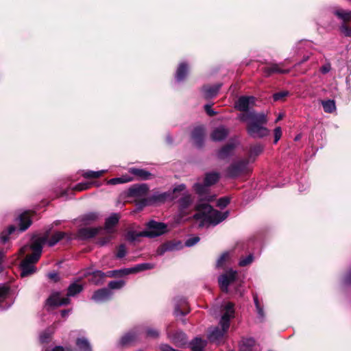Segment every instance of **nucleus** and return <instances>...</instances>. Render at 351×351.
I'll use <instances>...</instances> for the list:
<instances>
[{
    "label": "nucleus",
    "mask_w": 351,
    "mask_h": 351,
    "mask_svg": "<svg viewBox=\"0 0 351 351\" xmlns=\"http://www.w3.org/2000/svg\"><path fill=\"white\" fill-rule=\"evenodd\" d=\"M46 242V237H39L36 239L31 245H24L20 249L19 253L21 255L24 254L29 250L32 251V254L27 255L21 263V276L22 277L27 276L36 272V269L34 264L39 260L42 253L43 245Z\"/></svg>",
    "instance_id": "1"
},
{
    "label": "nucleus",
    "mask_w": 351,
    "mask_h": 351,
    "mask_svg": "<svg viewBox=\"0 0 351 351\" xmlns=\"http://www.w3.org/2000/svg\"><path fill=\"white\" fill-rule=\"evenodd\" d=\"M238 119L243 122H247V132L253 138H263L269 134V130L264 126L267 123V115L263 113H256L251 111L241 113Z\"/></svg>",
    "instance_id": "2"
},
{
    "label": "nucleus",
    "mask_w": 351,
    "mask_h": 351,
    "mask_svg": "<svg viewBox=\"0 0 351 351\" xmlns=\"http://www.w3.org/2000/svg\"><path fill=\"white\" fill-rule=\"evenodd\" d=\"M223 311L224 313L219 322L221 328L216 327L209 332L208 338L210 342L219 343L227 332L230 327V321L234 316V304L230 302H227L224 306Z\"/></svg>",
    "instance_id": "3"
},
{
    "label": "nucleus",
    "mask_w": 351,
    "mask_h": 351,
    "mask_svg": "<svg viewBox=\"0 0 351 351\" xmlns=\"http://www.w3.org/2000/svg\"><path fill=\"white\" fill-rule=\"evenodd\" d=\"M196 210H197V213L193 215L194 219H203L213 225H217L221 222L227 218L228 215V212L222 213L219 210L213 209L212 206L207 203L198 204L196 207Z\"/></svg>",
    "instance_id": "4"
},
{
    "label": "nucleus",
    "mask_w": 351,
    "mask_h": 351,
    "mask_svg": "<svg viewBox=\"0 0 351 351\" xmlns=\"http://www.w3.org/2000/svg\"><path fill=\"white\" fill-rule=\"evenodd\" d=\"M167 230V225L164 223L150 221L147 223L145 230L138 232L136 231H129L127 233L126 238L130 241H134L141 237L154 238L163 234Z\"/></svg>",
    "instance_id": "5"
},
{
    "label": "nucleus",
    "mask_w": 351,
    "mask_h": 351,
    "mask_svg": "<svg viewBox=\"0 0 351 351\" xmlns=\"http://www.w3.org/2000/svg\"><path fill=\"white\" fill-rule=\"evenodd\" d=\"M83 290L82 285L78 281L71 283L67 290V298H62L59 292L54 293L47 300L46 305L49 306H59L70 302L69 297L75 296Z\"/></svg>",
    "instance_id": "6"
},
{
    "label": "nucleus",
    "mask_w": 351,
    "mask_h": 351,
    "mask_svg": "<svg viewBox=\"0 0 351 351\" xmlns=\"http://www.w3.org/2000/svg\"><path fill=\"white\" fill-rule=\"evenodd\" d=\"M255 160L254 156L250 155L247 159H242L233 161L226 170V176L230 178H234L243 173L250 171V162Z\"/></svg>",
    "instance_id": "7"
},
{
    "label": "nucleus",
    "mask_w": 351,
    "mask_h": 351,
    "mask_svg": "<svg viewBox=\"0 0 351 351\" xmlns=\"http://www.w3.org/2000/svg\"><path fill=\"white\" fill-rule=\"evenodd\" d=\"M220 178V175L217 172H209L205 174L204 184L195 183L193 185V189L199 195L207 193L208 187L217 183Z\"/></svg>",
    "instance_id": "8"
},
{
    "label": "nucleus",
    "mask_w": 351,
    "mask_h": 351,
    "mask_svg": "<svg viewBox=\"0 0 351 351\" xmlns=\"http://www.w3.org/2000/svg\"><path fill=\"white\" fill-rule=\"evenodd\" d=\"M193 202L192 197L190 194H184L178 202L179 204V214L177 216L176 221L181 222L182 219L190 213V207Z\"/></svg>",
    "instance_id": "9"
},
{
    "label": "nucleus",
    "mask_w": 351,
    "mask_h": 351,
    "mask_svg": "<svg viewBox=\"0 0 351 351\" xmlns=\"http://www.w3.org/2000/svg\"><path fill=\"white\" fill-rule=\"evenodd\" d=\"M237 271L230 269L219 277L218 281L221 290L226 293L228 291V286L237 279Z\"/></svg>",
    "instance_id": "10"
},
{
    "label": "nucleus",
    "mask_w": 351,
    "mask_h": 351,
    "mask_svg": "<svg viewBox=\"0 0 351 351\" xmlns=\"http://www.w3.org/2000/svg\"><path fill=\"white\" fill-rule=\"evenodd\" d=\"M255 103V97L253 96H241L235 102L234 107L239 111L249 112V109Z\"/></svg>",
    "instance_id": "11"
},
{
    "label": "nucleus",
    "mask_w": 351,
    "mask_h": 351,
    "mask_svg": "<svg viewBox=\"0 0 351 351\" xmlns=\"http://www.w3.org/2000/svg\"><path fill=\"white\" fill-rule=\"evenodd\" d=\"M206 131L204 126L195 127L191 133L193 144L197 147H201L204 142Z\"/></svg>",
    "instance_id": "12"
},
{
    "label": "nucleus",
    "mask_w": 351,
    "mask_h": 351,
    "mask_svg": "<svg viewBox=\"0 0 351 351\" xmlns=\"http://www.w3.org/2000/svg\"><path fill=\"white\" fill-rule=\"evenodd\" d=\"M169 197L167 193H155L148 199H143L137 204L138 208L141 209L143 207L148 205L153 204L156 202H162Z\"/></svg>",
    "instance_id": "13"
},
{
    "label": "nucleus",
    "mask_w": 351,
    "mask_h": 351,
    "mask_svg": "<svg viewBox=\"0 0 351 351\" xmlns=\"http://www.w3.org/2000/svg\"><path fill=\"white\" fill-rule=\"evenodd\" d=\"M149 188L146 184L134 185L128 190V196L142 198L147 195Z\"/></svg>",
    "instance_id": "14"
},
{
    "label": "nucleus",
    "mask_w": 351,
    "mask_h": 351,
    "mask_svg": "<svg viewBox=\"0 0 351 351\" xmlns=\"http://www.w3.org/2000/svg\"><path fill=\"white\" fill-rule=\"evenodd\" d=\"M282 64H270L263 67V74L268 77L274 73H287L290 69H284L282 68Z\"/></svg>",
    "instance_id": "15"
},
{
    "label": "nucleus",
    "mask_w": 351,
    "mask_h": 351,
    "mask_svg": "<svg viewBox=\"0 0 351 351\" xmlns=\"http://www.w3.org/2000/svg\"><path fill=\"white\" fill-rule=\"evenodd\" d=\"M128 172L132 175L131 176L134 178V180L135 179L147 180L153 178L150 172L143 169L132 167L129 169Z\"/></svg>",
    "instance_id": "16"
},
{
    "label": "nucleus",
    "mask_w": 351,
    "mask_h": 351,
    "mask_svg": "<svg viewBox=\"0 0 351 351\" xmlns=\"http://www.w3.org/2000/svg\"><path fill=\"white\" fill-rule=\"evenodd\" d=\"M228 128L224 125H219L213 130L210 138L214 141H221L228 136Z\"/></svg>",
    "instance_id": "17"
},
{
    "label": "nucleus",
    "mask_w": 351,
    "mask_h": 351,
    "mask_svg": "<svg viewBox=\"0 0 351 351\" xmlns=\"http://www.w3.org/2000/svg\"><path fill=\"white\" fill-rule=\"evenodd\" d=\"M167 335L169 339L176 346H183L186 343V335L182 331H177L174 334H171L167 328Z\"/></svg>",
    "instance_id": "18"
},
{
    "label": "nucleus",
    "mask_w": 351,
    "mask_h": 351,
    "mask_svg": "<svg viewBox=\"0 0 351 351\" xmlns=\"http://www.w3.org/2000/svg\"><path fill=\"white\" fill-rule=\"evenodd\" d=\"M112 292L107 288H104L96 291L92 296V300L95 302H100L108 300Z\"/></svg>",
    "instance_id": "19"
},
{
    "label": "nucleus",
    "mask_w": 351,
    "mask_h": 351,
    "mask_svg": "<svg viewBox=\"0 0 351 351\" xmlns=\"http://www.w3.org/2000/svg\"><path fill=\"white\" fill-rule=\"evenodd\" d=\"M18 220L19 221V231L23 232L27 230L30 225L32 224V220L30 219V213L29 212H24L21 213L19 217Z\"/></svg>",
    "instance_id": "20"
},
{
    "label": "nucleus",
    "mask_w": 351,
    "mask_h": 351,
    "mask_svg": "<svg viewBox=\"0 0 351 351\" xmlns=\"http://www.w3.org/2000/svg\"><path fill=\"white\" fill-rule=\"evenodd\" d=\"M75 346L77 351H93L90 341L85 337H77Z\"/></svg>",
    "instance_id": "21"
},
{
    "label": "nucleus",
    "mask_w": 351,
    "mask_h": 351,
    "mask_svg": "<svg viewBox=\"0 0 351 351\" xmlns=\"http://www.w3.org/2000/svg\"><path fill=\"white\" fill-rule=\"evenodd\" d=\"M256 342L253 338H245L243 339L239 344L240 351H255L256 350Z\"/></svg>",
    "instance_id": "22"
},
{
    "label": "nucleus",
    "mask_w": 351,
    "mask_h": 351,
    "mask_svg": "<svg viewBox=\"0 0 351 351\" xmlns=\"http://www.w3.org/2000/svg\"><path fill=\"white\" fill-rule=\"evenodd\" d=\"M221 86V84H217L214 86H205L202 88L204 96L206 99L213 98L216 96Z\"/></svg>",
    "instance_id": "23"
},
{
    "label": "nucleus",
    "mask_w": 351,
    "mask_h": 351,
    "mask_svg": "<svg viewBox=\"0 0 351 351\" xmlns=\"http://www.w3.org/2000/svg\"><path fill=\"white\" fill-rule=\"evenodd\" d=\"M119 220V215L117 213L112 214L108 217L105 222V229L108 232H112V228L117 224Z\"/></svg>",
    "instance_id": "24"
},
{
    "label": "nucleus",
    "mask_w": 351,
    "mask_h": 351,
    "mask_svg": "<svg viewBox=\"0 0 351 351\" xmlns=\"http://www.w3.org/2000/svg\"><path fill=\"white\" fill-rule=\"evenodd\" d=\"M188 65L185 62L180 63L176 71V80L178 82L184 80L188 73Z\"/></svg>",
    "instance_id": "25"
},
{
    "label": "nucleus",
    "mask_w": 351,
    "mask_h": 351,
    "mask_svg": "<svg viewBox=\"0 0 351 351\" xmlns=\"http://www.w3.org/2000/svg\"><path fill=\"white\" fill-rule=\"evenodd\" d=\"M101 228H82L80 232V236L83 239H90L95 237L97 234L99 230Z\"/></svg>",
    "instance_id": "26"
},
{
    "label": "nucleus",
    "mask_w": 351,
    "mask_h": 351,
    "mask_svg": "<svg viewBox=\"0 0 351 351\" xmlns=\"http://www.w3.org/2000/svg\"><path fill=\"white\" fill-rule=\"evenodd\" d=\"M239 143L237 139L232 140L226 144L220 151L219 154H231L239 147Z\"/></svg>",
    "instance_id": "27"
},
{
    "label": "nucleus",
    "mask_w": 351,
    "mask_h": 351,
    "mask_svg": "<svg viewBox=\"0 0 351 351\" xmlns=\"http://www.w3.org/2000/svg\"><path fill=\"white\" fill-rule=\"evenodd\" d=\"M134 180V178L132 177L130 175H123L120 178H114L109 180L108 181V184H123V183H127L130 182Z\"/></svg>",
    "instance_id": "28"
},
{
    "label": "nucleus",
    "mask_w": 351,
    "mask_h": 351,
    "mask_svg": "<svg viewBox=\"0 0 351 351\" xmlns=\"http://www.w3.org/2000/svg\"><path fill=\"white\" fill-rule=\"evenodd\" d=\"M106 171L107 170H101L97 171L86 170L82 171V176L86 179L98 178L101 177Z\"/></svg>",
    "instance_id": "29"
},
{
    "label": "nucleus",
    "mask_w": 351,
    "mask_h": 351,
    "mask_svg": "<svg viewBox=\"0 0 351 351\" xmlns=\"http://www.w3.org/2000/svg\"><path fill=\"white\" fill-rule=\"evenodd\" d=\"M206 346V341L201 338L196 337L191 342L192 351H203Z\"/></svg>",
    "instance_id": "30"
},
{
    "label": "nucleus",
    "mask_w": 351,
    "mask_h": 351,
    "mask_svg": "<svg viewBox=\"0 0 351 351\" xmlns=\"http://www.w3.org/2000/svg\"><path fill=\"white\" fill-rule=\"evenodd\" d=\"M335 14L340 19H341L344 23L351 20V11L339 9L335 11Z\"/></svg>",
    "instance_id": "31"
},
{
    "label": "nucleus",
    "mask_w": 351,
    "mask_h": 351,
    "mask_svg": "<svg viewBox=\"0 0 351 351\" xmlns=\"http://www.w3.org/2000/svg\"><path fill=\"white\" fill-rule=\"evenodd\" d=\"M324 110L326 113H332L336 110V105L334 100L328 99L322 101Z\"/></svg>",
    "instance_id": "32"
},
{
    "label": "nucleus",
    "mask_w": 351,
    "mask_h": 351,
    "mask_svg": "<svg viewBox=\"0 0 351 351\" xmlns=\"http://www.w3.org/2000/svg\"><path fill=\"white\" fill-rule=\"evenodd\" d=\"M106 274V276L108 277H116V276H123L130 274V268H125L121 269H117L108 271Z\"/></svg>",
    "instance_id": "33"
},
{
    "label": "nucleus",
    "mask_w": 351,
    "mask_h": 351,
    "mask_svg": "<svg viewBox=\"0 0 351 351\" xmlns=\"http://www.w3.org/2000/svg\"><path fill=\"white\" fill-rule=\"evenodd\" d=\"M105 276V273L102 272L101 271L97 270L93 273L90 280L95 285H99L102 283V280Z\"/></svg>",
    "instance_id": "34"
},
{
    "label": "nucleus",
    "mask_w": 351,
    "mask_h": 351,
    "mask_svg": "<svg viewBox=\"0 0 351 351\" xmlns=\"http://www.w3.org/2000/svg\"><path fill=\"white\" fill-rule=\"evenodd\" d=\"M154 267V265L151 263H142L137 265L134 267L130 268V274L137 273L138 271L150 269Z\"/></svg>",
    "instance_id": "35"
},
{
    "label": "nucleus",
    "mask_w": 351,
    "mask_h": 351,
    "mask_svg": "<svg viewBox=\"0 0 351 351\" xmlns=\"http://www.w3.org/2000/svg\"><path fill=\"white\" fill-rule=\"evenodd\" d=\"M65 235V233L63 232H55L51 238L47 241V243L49 246H53L56 243H58Z\"/></svg>",
    "instance_id": "36"
},
{
    "label": "nucleus",
    "mask_w": 351,
    "mask_h": 351,
    "mask_svg": "<svg viewBox=\"0 0 351 351\" xmlns=\"http://www.w3.org/2000/svg\"><path fill=\"white\" fill-rule=\"evenodd\" d=\"M136 335L134 333L128 332L123 336L120 340V344L121 346L129 345L134 341Z\"/></svg>",
    "instance_id": "37"
},
{
    "label": "nucleus",
    "mask_w": 351,
    "mask_h": 351,
    "mask_svg": "<svg viewBox=\"0 0 351 351\" xmlns=\"http://www.w3.org/2000/svg\"><path fill=\"white\" fill-rule=\"evenodd\" d=\"M99 218V214L97 213H88L82 217V221L85 223L96 221Z\"/></svg>",
    "instance_id": "38"
},
{
    "label": "nucleus",
    "mask_w": 351,
    "mask_h": 351,
    "mask_svg": "<svg viewBox=\"0 0 351 351\" xmlns=\"http://www.w3.org/2000/svg\"><path fill=\"white\" fill-rule=\"evenodd\" d=\"M94 184L95 182H80L76 184L74 186L73 189L78 191H85L90 189Z\"/></svg>",
    "instance_id": "39"
},
{
    "label": "nucleus",
    "mask_w": 351,
    "mask_h": 351,
    "mask_svg": "<svg viewBox=\"0 0 351 351\" xmlns=\"http://www.w3.org/2000/svg\"><path fill=\"white\" fill-rule=\"evenodd\" d=\"M15 230H16V228L14 226H10L8 228V232H1L0 234V241L3 243H5L8 239V235L13 233Z\"/></svg>",
    "instance_id": "40"
},
{
    "label": "nucleus",
    "mask_w": 351,
    "mask_h": 351,
    "mask_svg": "<svg viewBox=\"0 0 351 351\" xmlns=\"http://www.w3.org/2000/svg\"><path fill=\"white\" fill-rule=\"evenodd\" d=\"M125 285L123 280H114L110 281L108 284V287L111 289H119L122 288Z\"/></svg>",
    "instance_id": "41"
},
{
    "label": "nucleus",
    "mask_w": 351,
    "mask_h": 351,
    "mask_svg": "<svg viewBox=\"0 0 351 351\" xmlns=\"http://www.w3.org/2000/svg\"><path fill=\"white\" fill-rule=\"evenodd\" d=\"M254 304H255V306L256 308L258 315H259V317L261 318H263L264 317V311H263V307H261L259 304L258 296L256 295H254Z\"/></svg>",
    "instance_id": "42"
},
{
    "label": "nucleus",
    "mask_w": 351,
    "mask_h": 351,
    "mask_svg": "<svg viewBox=\"0 0 351 351\" xmlns=\"http://www.w3.org/2000/svg\"><path fill=\"white\" fill-rule=\"evenodd\" d=\"M9 288L5 285L0 286V302L3 301L9 294Z\"/></svg>",
    "instance_id": "43"
},
{
    "label": "nucleus",
    "mask_w": 351,
    "mask_h": 351,
    "mask_svg": "<svg viewBox=\"0 0 351 351\" xmlns=\"http://www.w3.org/2000/svg\"><path fill=\"white\" fill-rule=\"evenodd\" d=\"M340 32L346 37H351V28L346 23H343L339 27Z\"/></svg>",
    "instance_id": "44"
},
{
    "label": "nucleus",
    "mask_w": 351,
    "mask_h": 351,
    "mask_svg": "<svg viewBox=\"0 0 351 351\" xmlns=\"http://www.w3.org/2000/svg\"><path fill=\"white\" fill-rule=\"evenodd\" d=\"M253 261V256L252 254H250L247 256L241 258L239 261V265L241 267H245L249 264H250Z\"/></svg>",
    "instance_id": "45"
},
{
    "label": "nucleus",
    "mask_w": 351,
    "mask_h": 351,
    "mask_svg": "<svg viewBox=\"0 0 351 351\" xmlns=\"http://www.w3.org/2000/svg\"><path fill=\"white\" fill-rule=\"evenodd\" d=\"M230 203V198L228 197H223L218 199L217 206L221 208H223L228 206Z\"/></svg>",
    "instance_id": "46"
},
{
    "label": "nucleus",
    "mask_w": 351,
    "mask_h": 351,
    "mask_svg": "<svg viewBox=\"0 0 351 351\" xmlns=\"http://www.w3.org/2000/svg\"><path fill=\"white\" fill-rule=\"evenodd\" d=\"M199 241V238L198 237H193L185 241V245L187 247H192L197 243Z\"/></svg>",
    "instance_id": "47"
},
{
    "label": "nucleus",
    "mask_w": 351,
    "mask_h": 351,
    "mask_svg": "<svg viewBox=\"0 0 351 351\" xmlns=\"http://www.w3.org/2000/svg\"><path fill=\"white\" fill-rule=\"evenodd\" d=\"M126 248L125 245L121 244L119 246L118 251L117 253V257L119 258H121L126 255Z\"/></svg>",
    "instance_id": "48"
},
{
    "label": "nucleus",
    "mask_w": 351,
    "mask_h": 351,
    "mask_svg": "<svg viewBox=\"0 0 351 351\" xmlns=\"http://www.w3.org/2000/svg\"><path fill=\"white\" fill-rule=\"evenodd\" d=\"M288 95V91H281L274 94L273 98L274 101H278L287 97Z\"/></svg>",
    "instance_id": "49"
},
{
    "label": "nucleus",
    "mask_w": 351,
    "mask_h": 351,
    "mask_svg": "<svg viewBox=\"0 0 351 351\" xmlns=\"http://www.w3.org/2000/svg\"><path fill=\"white\" fill-rule=\"evenodd\" d=\"M274 143H276L282 136V130L280 127H277L274 129Z\"/></svg>",
    "instance_id": "50"
},
{
    "label": "nucleus",
    "mask_w": 351,
    "mask_h": 351,
    "mask_svg": "<svg viewBox=\"0 0 351 351\" xmlns=\"http://www.w3.org/2000/svg\"><path fill=\"white\" fill-rule=\"evenodd\" d=\"M50 337H51V333L47 331H45L42 334H40V341L42 343L47 342L49 339Z\"/></svg>",
    "instance_id": "51"
},
{
    "label": "nucleus",
    "mask_w": 351,
    "mask_h": 351,
    "mask_svg": "<svg viewBox=\"0 0 351 351\" xmlns=\"http://www.w3.org/2000/svg\"><path fill=\"white\" fill-rule=\"evenodd\" d=\"M228 257V253H223L217 260V266L221 267Z\"/></svg>",
    "instance_id": "52"
},
{
    "label": "nucleus",
    "mask_w": 351,
    "mask_h": 351,
    "mask_svg": "<svg viewBox=\"0 0 351 351\" xmlns=\"http://www.w3.org/2000/svg\"><path fill=\"white\" fill-rule=\"evenodd\" d=\"M158 332L155 330V329H147V335L150 337H153V338H155V337H158Z\"/></svg>",
    "instance_id": "53"
},
{
    "label": "nucleus",
    "mask_w": 351,
    "mask_h": 351,
    "mask_svg": "<svg viewBox=\"0 0 351 351\" xmlns=\"http://www.w3.org/2000/svg\"><path fill=\"white\" fill-rule=\"evenodd\" d=\"M331 69V66L329 63H326L325 64H324L321 68H320V71L323 73V74H326L327 73H328Z\"/></svg>",
    "instance_id": "54"
},
{
    "label": "nucleus",
    "mask_w": 351,
    "mask_h": 351,
    "mask_svg": "<svg viewBox=\"0 0 351 351\" xmlns=\"http://www.w3.org/2000/svg\"><path fill=\"white\" fill-rule=\"evenodd\" d=\"M204 109H205V111L206 112V113L209 115V116H214L216 114V112L214 111L212 108H211V106L209 105V104H206L204 106Z\"/></svg>",
    "instance_id": "55"
},
{
    "label": "nucleus",
    "mask_w": 351,
    "mask_h": 351,
    "mask_svg": "<svg viewBox=\"0 0 351 351\" xmlns=\"http://www.w3.org/2000/svg\"><path fill=\"white\" fill-rule=\"evenodd\" d=\"M47 276L49 279L56 282L59 279L58 274L56 272H51L47 274Z\"/></svg>",
    "instance_id": "56"
},
{
    "label": "nucleus",
    "mask_w": 351,
    "mask_h": 351,
    "mask_svg": "<svg viewBox=\"0 0 351 351\" xmlns=\"http://www.w3.org/2000/svg\"><path fill=\"white\" fill-rule=\"evenodd\" d=\"M110 239H111L110 237H108L106 238L102 239L98 241V244L100 246H103V245L107 244L108 242H110Z\"/></svg>",
    "instance_id": "57"
},
{
    "label": "nucleus",
    "mask_w": 351,
    "mask_h": 351,
    "mask_svg": "<svg viewBox=\"0 0 351 351\" xmlns=\"http://www.w3.org/2000/svg\"><path fill=\"white\" fill-rule=\"evenodd\" d=\"M185 189H186L185 184H181L174 188L173 192L176 193L177 191H182L185 190Z\"/></svg>",
    "instance_id": "58"
},
{
    "label": "nucleus",
    "mask_w": 351,
    "mask_h": 351,
    "mask_svg": "<svg viewBox=\"0 0 351 351\" xmlns=\"http://www.w3.org/2000/svg\"><path fill=\"white\" fill-rule=\"evenodd\" d=\"M174 313L176 316L179 315H184V313L180 309V306L178 304L176 305Z\"/></svg>",
    "instance_id": "59"
},
{
    "label": "nucleus",
    "mask_w": 351,
    "mask_h": 351,
    "mask_svg": "<svg viewBox=\"0 0 351 351\" xmlns=\"http://www.w3.org/2000/svg\"><path fill=\"white\" fill-rule=\"evenodd\" d=\"M4 256V252L3 251H0V271L2 270V261Z\"/></svg>",
    "instance_id": "60"
},
{
    "label": "nucleus",
    "mask_w": 351,
    "mask_h": 351,
    "mask_svg": "<svg viewBox=\"0 0 351 351\" xmlns=\"http://www.w3.org/2000/svg\"><path fill=\"white\" fill-rule=\"evenodd\" d=\"M69 313V311L63 310L61 311V315L64 317H66Z\"/></svg>",
    "instance_id": "61"
},
{
    "label": "nucleus",
    "mask_w": 351,
    "mask_h": 351,
    "mask_svg": "<svg viewBox=\"0 0 351 351\" xmlns=\"http://www.w3.org/2000/svg\"><path fill=\"white\" fill-rule=\"evenodd\" d=\"M166 250H170L169 247H167L166 249H160V250H158V254H160V255H162L163 254V252Z\"/></svg>",
    "instance_id": "62"
},
{
    "label": "nucleus",
    "mask_w": 351,
    "mask_h": 351,
    "mask_svg": "<svg viewBox=\"0 0 351 351\" xmlns=\"http://www.w3.org/2000/svg\"><path fill=\"white\" fill-rule=\"evenodd\" d=\"M282 117H283V114H280L278 116L277 119H276V121H275V122H276V123L278 122L280 120H281V119H282Z\"/></svg>",
    "instance_id": "63"
},
{
    "label": "nucleus",
    "mask_w": 351,
    "mask_h": 351,
    "mask_svg": "<svg viewBox=\"0 0 351 351\" xmlns=\"http://www.w3.org/2000/svg\"><path fill=\"white\" fill-rule=\"evenodd\" d=\"M180 304H186V301L184 299H181Z\"/></svg>",
    "instance_id": "64"
}]
</instances>
